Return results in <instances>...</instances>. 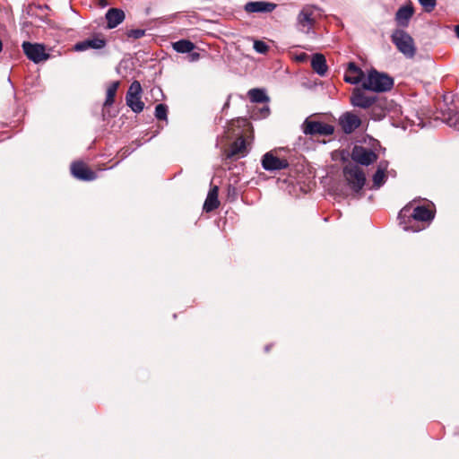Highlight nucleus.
I'll use <instances>...</instances> for the list:
<instances>
[{"mask_svg":"<svg viewBox=\"0 0 459 459\" xmlns=\"http://www.w3.org/2000/svg\"><path fill=\"white\" fill-rule=\"evenodd\" d=\"M70 170L75 178L82 181H92L98 178L96 172L91 169L82 160L74 161L71 164Z\"/></svg>","mask_w":459,"mask_h":459,"instance_id":"9d476101","label":"nucleus"},{"mask_svg":"<svg viewBox=\"0 0 459 459\" xmlns=\"http://www.w3.org/2000/svg\"><path fill=\"white\" fill-rule=\"evenodd\" d=\"M145 30L143 29H133L127 30L125 34L127 39H138L143 38L145 35Z\"/></svg>","mask_w":459,"mask_h":459,"instance_id":"bb28decb","label":"nucleus"},{"mask_svg":"<svg viewBox=\"0 0 459 459\" xmlns=\"http://www.w3.org/2000/svg\"><path fill=\"white\" fill-rule=\"evenodd\" d=\"M418 1L422 5L423 9L428 13L433 11L437 4V0H418Z\"/></svg>","mask_w":459,"mask_h":459,"instance_id":"c85d7f7f","label":"nucleus"},{"mask_svg":"<svg viewBox=\"0 0 459 459\" xmlns=\"http://www.w3.org/2000/svg\"><path fill=\"white\" fill-rule=\"evenodd\" d=\"M248 96L250 100L255 103H264L269 100L265 92L263 90L257 88L251 89L248 91Z\"/></svg>","mask_w":459,"mask_h":459,"instance_id":"393cba45","label":"nucleus"},{"mask_svg":"<svg viewBox=\"0 0 459 459\" xmlns=\"http://www.w3.org/2000/svg\"><path fill=\"white\" fill-rule=\"evenodd\" d=\"M312 15L313 12L311 10L304 8L298 16L299 23L302 27L307 28V30L311 29L315 23V20Z\"/></svg>","mask_w":459,"mask_h":459,"instance_id":"4be33fe9","label":"nucleus"},{"mask_svg":"<svg viewBox=\"0 0 459 459\" xmlns=\"http://www.w3.org/2000/svg\"><path fill=\"white\" fill-rule=\"evenodd\" d=\"M200 57H201V56H200V53H198V52L192 51L189 53V59L192 62H195V61L199 60Z\"/></svg>","mask_w":459,"mask_h":459,"instance_id":"7c9ffc66","label":"nucleus"},{"mask_svg":"<svg viewBox=\"0 0 459 459\" xmlns=\"http://www.w3.org/2000/svg\"><path fill=\"white\" fill-rule=\"evenodd\" d=\"M254 49L260 54H265L268 51L269 47L262 40H255L254 42Z\"/></svg>","mask_w":459,"mask_h":459,"instance_id":"cd10ccee","label":"nucleus"},{"mask_svg":"<svg viewBox=\"0 0 459 459\" xmlns=\"http://www.w3.org/2000/svg\"><path fill=\"white\" fill-rule=\"evenodd\" d=\"M228 191H229V195H230V194L235 195L236 194V188L234 186H230Z\"/></svg>","mask_w":459,"mask_h":459,"instance_id":"473e14b6","label":"nucleus"},{"mask_svg":"<svg viewBox=\"0 0 459 459\" xmlns=\"http://www.w3.org/2000/svg\"><path fill=\"white\" fill-rule=\"evenodd\" d=\"M98 4L100 7H106L108 4V3L107 0H98Z\"/></svg>","mask_w":459,"mask_h":459,"instance_id":"2f4dec72","label":"nucleus"},{"mask_svg":"<svg viewBox=\"0 0 459 459\" xmlns=\"http://www.w3.org/2000/svg\"><path fill=\"white\" fill-rule=\"evenodd\" d=\"M367 89L355 88L351 96V103L354 107H359L360 108H382L381 100L377 98V95L373 93L366 92Z\"/></svg>","mask_w":459,"mask_h":459,"instance_id":"20e7f679","label":"nucleus"},{"mask_svg":"<svg viewBox=\"0 0 459 459\" xmlns=\"http://www.w3.org/2000/svg\"><path fill=\"white\" fill-rule=\"evenodd\" d=\"M308 55L305 52H301L295 56V59L299 63H304L307 60Z\"/></svg>","mask_w":459,"mask_h":459,"instance_id":"c756f323","label":"nucleus"},{"mask_svg":"<svg viewBox=\"0 0 459 459\" xmlns=\"http://www.w3.org/2000/svg\"><path fill=\"white\" fill-rule=\"evenodd\" d=\"M289 166V161L286 159H280L272 152H266L262 158V167L267 171L281 170Z\"/></svg>","mask_w":459,"mask_h":459,"instance_id":"f8f14e48","label":"nucleus"},{"mask_svg":"<svg viewBox=\"0 0 459 459\" xmlns=\"http://www.w3.org/2000/svg\"><path fill=\"white\" fill-rule=\"evenodd\" d=\"M142 86L138 81H134L126 95V105L134 112L141 113L144 108V102L142 101Z\"/></svg>","mask_w":459,"mask_h":459,"instance_id":"423d86ee","label":"nucleus"},{"mask_svg":"<svg viewBox=\"0 0 459 459\" xmlns=\"http://www.w3.org/2000/svg\"><path fill=\"white\" fill-rule=\"evenodd\" d=\"M414 14V8L411 2L401 6L395 13L396 22L403 27L408 26L410 19Z\"/></svg>","mask_w":459,"mask_h":459,"instance_id":"2eb2a0df","label":"nucleus"},{"mask_svg":"<svg viewBox=\"0 0 459 459\" xmlns=\"http://www.w3.org/2000/svg\"><path fill=\"white\" fill-rule=\"evenodd\" d=\"M311 67L313 71L320 76L325 75L328 66L326 65V59L325 56L320 53L313 55L311 59Z\"/></svg>","mask_w":459,"mask_h":459,"instance_id":"aec40b11","label":"nucleus"},{"mask_svg":"<svg viewBox=\"0 0 459 459\" xmlns=\"http://www.w3.org/2000/svg\"><path fill=\"white\" fill-rule=\"evenodd\" d=\"M22 48L26 56L36 64L47 60L49 57V55L46 53V48L42 44L24 41Z\"/></svg>","mask_w":459,"mask_h":459,"instance_id":"6e6552de","label":"nucleus"},{"mask_svg":"<svg viewBox=\"0 0 459 459\" xmlns=\"http://www.w3.org/2000/svg\"><path fill=\"white\" fill-rule=\"evenodd\" d=\"M120 86V82L116 81L113 82L107 89L106 92V100L103 104V109H105L108 107H110L115 102V97L117 94V91Z\"/></svg>","mask_w":459,"mask_h":459,"instance_id":"5701e85b","label":"nucleus"},{"mask_svg":"<svg viewBox=\"0 0 459 459\" xmlns=\"http://www.w3.org/2000/svg\"><path fill=\"white\" fill-rule=\"evenodd\" d=\"M339 124L345 134H351L360 126L361 120L357 115L346 112L340 117Z\"/></svg>","mask_w":459,"mask_h":459,"instance_id":"ddd939ff","label":"nucleus"},{"mask_svg":"<svg viewBox=\"0 0 459 459\" xmlns=\"http://www.w3.org/2000/svg\"><path fill=\"white\" fill-rule=\"evenodd\" d=\"M155 117L158 120H167L168 117V106L165 104H158L155 107Z\"/></svg>","mask_w":459,"mask_h":459,"instance_id":"a878e982","label":"nucleus"},{"mask_svg":"<svg viewBox=\"0 0 459 459\" xmlns=\"http://www.w3.org/2000/svg\"><path fill=\"white\" fill-rule=\"evenodd\" d=\"M391 40L405 57H414L417 48L414 39L408 32L401 29H396L391 35Z\"/></svg>","mask_w":459,"mask_h":459,"instance_id":"7ed1b4c3","label":"nucleus"},{"mask_svg":"<svg viewBox=\"0 0 459 459\" xmlns=\"http://www.w3.org/2000/svg\"><path fill=\"white\" fill-rule=\"evenodd\" d=\"M107 28H116L125 20V13L121 9L110 8L106 13Z\"/></svg>","mask_w":459,"mask_h":459,"instance_id":"a211bd4d","label":"nucleus"},{"mask_svg":"<svg viewBox=\"0 0 459 459\" xmlns=\"http://www.w3.org/2000/svg\"><path fill=\"white\" fill-rule=\"evenodd\" d=\"M351 159L363 166H368L377 160V154L371 149L355 145L351 151Z\"/></svg>","mask_w":459,"mask_h":459,"instance_id":"1a4fd4ad","label":"nucleus"},{"mask_svg":"<svg viewBox=\"0 0 459 459\" xmlns=\"http://www.w3.org/2000/svg\"><path fill=\"white\" fill-rule=\"evenodd\" d=\"M247 143L243 136L238 137L226 151V157L231 159L235 156H244L246 154Z\"/></svg>","mask_w":459,"mask_h":459,"instance_id":"f3484780","label":"nucleus"},{"mask_svg":"<svg viewBox=\"0 0 459 459\" xmlns=\"http://www.w3.org/2000/svg\"><path fill=\"white\" fill-rule=\"evenodd\" d=\"M107 46V39L101 33H94L91 37L77 42L74 49L75 51H85L89 48L92 49H102Z\"/></svg>","mask_w":459,"mask_h":459,"instance_id":"9b49d317","label":"nucleus"},{"mask_svg":"<svg viewBox=\"0 0 459 459\" xmlns=\"http://www.w3.org/2000/svg\"><path fill=\"white\" fill-rule=\"evenodd\" d=\"M365 79L364 72L354 63H350L344 75V81L351 84H358Z\"/></svg>","mask_w":459,"mask_h":459,"instance_id":"4468645a","label":"nucleus"},{"mask_svg":"<svg viewBox=\"0 0 459 459\" xmlns=\"http://www.w3.org/2000/svg\"><path fill=\"white\" fill-rule=\"evenodd\" d=\"M265 350H266V351H269V346H266Z\"/></svg>","mask_w":459,"mask_h":459,"instance_id":"f704fd0d","label":"nucleus"},{"mask_svg":"<svg viewBox=\"0 0 459 459\" xmlns=\"http://www.w3.org/2000/svg\"><path fill=\"white\" fill-rule=\"evenodd\" d=\"M411 204L405 205L398 214L400 224H404V230L420 231L425 226L420 227L419 222L429 223L435 217V212L426 205L416 206L411 212Z\"/></svg>","mask_w":459,"mask_h":459,"instance_id":"f257e3e1","label":"nucleus"},{"mask_svg":"<svg viewBox=\"0 0 459 459\" xmlns=\"http://www.w3.org/2000/svg\"><path fill=\"white\" fill-rule=\"evenodd\" d=\"M173 49L178 53H190L195 48V45L188 39H180L172 43Z\"/></svg>","mask_w":459,"mask_h":459,"instance_id":"b1692460","label":"nucleus"},{"mask_svg":"<svg viewBox=\"0 0 459 459\" xmlns=\"http://www.w3.org/2000/svg\"><path fill=\"white\" fill-rule=\"evenodd\" d=\"M303 133L311 136H328L334 133V126L327 123L306 119L303 124Z\"/></svg>","mask_w":459,"mask_h":459,"instance_id":"0eeeda50","label":"nucleus"},{"mask_svg":"<svg viewBox=\"0 0 459 459\" xmlns=\"http://www.w3.org/2000/svg\"><path fill=\"white\" fill-rule=\"evenodd\" d=\"M388 168V162L386 160H382L378 163L377 171L373 175V185L374 187L379 188L383 186L386 180V170Z\"/></svg>","mask_w":459,"mask_h":459,"instance_id":"412c9836","label":"nucleus"},{"mask_svg":"<svg viewBox=\"0 0 459 459\" xmlns=\"http://www.w3.org/2000/svg\"><path fill=\"white\" fill-rule=\"evenodd\" d=\"M394 84V78L386 73L378 72L371 68L368 72L366 79L362 82L363 89L373 92H386L393 89Z\"/></svg>","mask_w":459,"mask_h":459,"instance_id":"f03ea898","label":"nucleus"},{"mask_svg":"<svg viewBox=\"0 0 459 459\" xmlns=\"http://www.w3.org/2000/svg\"><path fill=\"white\" fill-rule=\"evenodd\" d=\"M343 176L354 193H359L366 184L365 173L357 165H346L343 168Z\"/></svg>","mask_w":459,"mask_h":459,"instance_id":"39448f33","label":"nucleus"},{"mask_svg":"<svg viewBox=\"0 0 459 459\" xmlns=\"http://www.w3.org/2000/svg\"><path fill=\"white\" fill-rule=\"evenodd\" d=\"M455 33H456V36L459 38V25L455 26Z\"/></svg>","mask_w":459,"mask_h":459,"instance_id":"72a5a7b5","label":"nucleus"},{"mask_svg":"<svg viewBox=\"0 0 459 459\" xmlns=\"http://www.w3.org/2000/svg\"><path fill=\"white\" fill-rule=\"evenodd\" d=\"M275 7L276 4L273 3L255 1L247 3L244 9L247 13H271Z\"/></svg>","mask_w":459,"mask_h":459,"instance_id":"dca6fc26","label":"nucleus"},{"mask_svg":"<svg viewBox=\"0 0 459 459\" xmlns=\"http://www.w3.org/2000/svg\"><path fill=\"white\" fill-rule=\"evenodd\" d=\"M219 187L217 186H212L207 195V197L204 204V211L210 212L217 209L220 205L218 199Z\"/></svg>","mask_w":459,"mask_h":459,"instance_id":"6ab92c4d","label":"nucleus"}]
</instances>
